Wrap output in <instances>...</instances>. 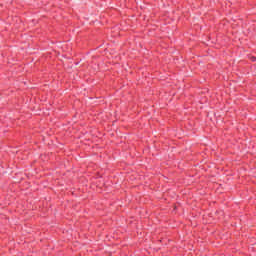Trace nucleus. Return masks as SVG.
<instances>
[{
  "instance_id": "f257e3e1",
  "label": "nucleus",
  "mask_w": 256,
  "mask_h": 256,
  "mask_svg": "<svg viewBox=\"0 0 256 256\" xmlns=\"http://www.w3.org/2000/svg\"><path fill=\"white\" fill-rule=\"evenodd\" d=\"M255 60H256V58H255V57H252V58H251V61H255Z\"/></svg>"
}]
</instances>
